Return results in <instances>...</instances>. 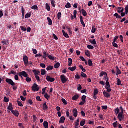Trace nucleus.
<instances>
[{"instance_id": "nucleus-31", "label": "nucleus", "mask_w": 128, "mask_h": 128, "mask_svg": "<svg viewBox=\"0 0 128 128\" xmlns=\"http://www.w3.org/2000/svg\"><path fill=\"white\" fill-rule=\"evenodd\" d=\"M69 70H70L71 72H74L76 70V66H75L72 68H68Z\"/></svg>"}, {"instance_id": "nucleus-61", "label": "nucleus", "mask_w": 128, "mask_h": 128, "mask_svg": "<svg viewBox=\"0 0 128 128\" xmlns=\"http://www.w3.org/2000/svg\"><path fill=\"white\" fill-rule=\"evenodd\" d=\"M46 88H44L42 89V94H46Z\"/></svg>"}, {"instance_id": "nucleus-37", "label": "nucleus", "mask_w": 128, "mask_h": 128, "mask_svg": "<svg viewBox=\"0 0 128 128\" xmlns=\"http://www.w3.org/2000/svg\"><path fill=\"white\" fill-rule=\"evenodd\" d=\"M46 70H41V74L42 76H46Z\"/></svg>"}, {"instance_id": "nucleus-26", "label": "nucleus", "mask_w": 128, "mask_h": 128, "mask_svg": "<svg viewBox=\"0 0 128 128\" xmlns=\"http://www.w3.org/2000/svg\"><path fill=\"white\" fill-rule=\"evenodd\" d=\"M89 42L92 44H94V46L96 44V39H94L93 40H89Z\"/></svg>"}, {"instance_id": "nucleus-21", "label": "nucleus", "mask_w": 128, "mask_h": 128, "mask_svg": "<svg viewBox=\"0 0 128 128\" xmlns=\"http://www.w3.org/2000/svg\"><path fill=\"white\" fill-rule=\"evenodd\" d=\"M82 12L84 16H88V13L86 12V10H84V9L82 10Z\"/></svg>"}, {"instance_id": "nucleus-14", "label": "nucleus", "mask_w": 128, "mask_h": 128, "mask_svg": "<svg viewBox=\"0 0 128 128\" xmlns=\"http://www.w3.org/2000/svg\"><path fill=\"white\" fill-rule=\"evenodd\" d=\"M104 95L105 98H110V94H108V92H104Z\"/></svg>"}, {"instance_id": "nucleus-47", "label": "nucleus", "mask_w": 128, "mask_h": 128, "mask_svg": "<svg viewBox=\"0 0 128 128\" xmlns=\"http://www.w3.org/2000/svg\"><path fill=\"white\" fill-rule=\"evenodd\" d=\"M81 76L82 78H84L88 77V76L86 75V74L84 73V72H81Z\"/></svg>"}, {"instance_id": "nucleus-34", "label": "nucleus", "mask_w": 128, "mask_h": 128, "mask_svg": "<svg viewBox=\"0 0 128 128\" xmlns=\"http://www.w3.org/2000/svg\"><path fill=\"white\" fill-rule=\"evenodd\" d=\"M96 26H93L92 27V34H96Z\"/></svg>"}, {"instance_id": "nucleus-9", "label": "nucleus", "mask_w": 128, "mask_h": 128, "mask_svg": "<svg viewBox=\"0 0 128 128\" xmlns=\"http://www.w3.org/2000/svg\"><path fill=\"white\" fill-rule=\"evenodd\" d=\"M12 112L14 116H16V118H18L20 116V112H18V111L12 110Z\"/></svg>"}, {"instance_id": "nucleus-7", "label": "nucleus", "mask_w": 128, "mask_h": 128, "mask_svg": "<svg viewBox=\"0 0 128 128\" xmlns=\"http://www.w3.org/2000/svg\"><path fill=\"white\" fill-rule=\"evenodd\" d=\"M118 118L120 122H122L124 118V114L122 113H119L118 116Z\"/></svg>"}, {"instance_id": "nucleus-1", "label": "nucleus", "mask_w": 128, "mask_h": 128, "mask_svg": "<svg viewBox=\"0 0 128 128\" xmlns=\"http://www.w3.org/2000/svg\"><path fill=\"white\" fill-rule=\"evenodd\" d=\"M6 82H7V84H10V86H16V83H14V82L12 79L7 78Z\"/></svg>"}, {"instance_id": "nucleus-33", "label": "nucleus", "mask_w": 128, "mask_h": 128, "mask_svg": "<svg viewBox=\"0 0 128 128\" xmlns=\"http://www.w3.org/2000/svg\"><path fill=\"white\" fill-rule=\"evenodd\" d=\"M65 8H72V4H70V3L68 2L66 5Z\"/></svg>"}, {"instance_id": "nucleus-30", "label": "nucleus", "mask_w": 128, "mask_h": 128, "mask_svg": "<svg viewBox=\"0 0 128 128\" xmlns=\"http://www.w3.org/2000/svg\"><path fill=\"white\" fill-rule=\"evenodd\" d=\"M46 10H47L48 12H50V4H46Z\"/></svg>"}, {"instance_id": "nucleus-52", "label": "nucleus", "mask_w": 128, "mask_h": 128, "mask_svg": "<svg viewBox=\"0 0 128 128\" xmlns=\"http://www.w3.org/2000/svg\"><path fill=\"white\" fill-rule=\"evenodd\" d=\"M62 100L63 102V104L65 105V106H66V104H68V102H66V100H65L64 98H62Z\"/></svg>"}, {"instance_id": "nucleus-43", "label": "nucleus", "mask_w": 128, "mask_h": 128, "mask_svg": "<svg viewBox=\"0 0 128 128\" xmlns=\"http://www.w3.org/2000/svg\"><path fill=\"white\" fill-rule=\"evenodd\" d=\"M85 54L86 56H88V58H90V51L88 50H87Z\"/></svg>"}, {"instance_id": "nucleus-62", "label": "nucleus", "mask_w": 128, "mask_h": 128, "mask_svg": "<svg viewBox=\"0 0 128 128\" xmlns=\"http://www.w3.org/2000/svg\"><path fill=\"white\" fill-rule=\"evenodd\" d=\"M4 102H10V100L8 98L6 97H4Z\"/></svg>"}, {"instance_id": "nucleus-42", "label": "nucleus", "mask_w": 128, "mask_h": 128, "mask_svg": "<svg viewBox=\"0 0 128 128\" xmlns=\"http://www.w3.org/2000/svg\"><path fill=\"white\" fill-rule=\"evenodd\" d=\"M32 8L34 10H38V6L36 5H34L32 7Z\"/></svg>"}, {"instance_id": "nucleus-19", "label": "nucleus", "mask_w": 128, "mask_h": 128, "mask_svg": "<svg viewBox=\"0 0 128 128\" xmlns=\"http://www.w3.org/2000/svg\"><path fill=\"white\" fill-rule=\"evenodd\" d=\"M80 96L78 95H75L72 98V100H78Z\"/></svg>"}, {"instance_id": "nucleus-17", "label": "nucleus", "mask_w": 128, "mask_h": 128, "mask_svg": "<svg viewBox=\"0 0 128 128\" xmlns=\"http://www.w3.org/2000/svg\"><path fill=\"white\" fill-rule=\"evenodd\" d=\"M68 66H71L72 65V58H69L68 59Z\"/></svg>"}, {"instance_id": "nucleus-50", "label": "nucleus", "mask_w": 128, "mask_h": 128, "mask_svg": "<svg viewBox=\"0 0 128 128\" xmlns=\"http://www.w3.org/2000/svg\"><path fill=\"white\" fill-rule=\"evenodd\" d=\"M82 90V85L78 84V92H80V90Z\"/></svg>"}, {"instance_id": "nucleus-49", "label": "nucleus", "mask_w": 128, "mask_h": 128, "mask_svg": "<svg viewBox=\"0 0 128 128\" xmlns=\"http://www.w3.org/2000/svg\"><path fill=\"white\" fill-rule=\"evenodd\" d=\"M48 58L49 59H50L51 60H54V57L52 56V55H48Z\"/></svg>"}, {"instance_id": "nucleus-3", "label": "nucleus", "mask_w": 128, "mask_h": 128, "mask_svg": "<svg viewBox=\"0 0 128 128\" xmlns=\"http://www.w3.org/2000/svg\"><path fill=\"white\" fill-rule=\"evenodd\" d=\"M60 80L62 82L63 84H66L68 80V78L64 74L60 76Z\"/></svg>"}, {"instance_id": "nucleus-6", "label": "nucleus", "mask_w": 128, "mask_h": 128, "mask_svg": "<svg viewBox=\"0 0 128 128\" xmlns=\"http://www.w3.org/2000/svg\"><path fill=\"white\" fill-rule=\"evenodd\" d=\"M32 89L34 92H38L40 90V88L36 84H34L32 86Z\"/></svg>"}, {"instance_id": "nucleus-40", "label": "nucleus", "mask_w": 128, "mask_h": 128, "mask_svg": "<svg viewBox=\"0 0 128 128\" xmlns=\"http://www.w3.org/2000/svg\"><path fill=\"white\" fill-rule=\"evenodd\" d=\"M2 44H8V40H4L2 41Z\"/></svg>"}, {"instance_id": "nucleus-45", "label": "nucleus", "mask_w": 128, "mask_h": 128, "mask_svg": "<svg viewBox=\"0 0 128 128\" xmlns=\"http://www.w3.org/2000/svg\"><path fill=\"white\" fill-rule=\"evenodd\" d=\"M85 124H86V120L81 121V122L80 123V126H84Z\"/></svg>"}, {"instance_id": "nucleus-16", "label": "nucleus", "mask_w": 128, "mask_h": 128, "mask_svg": "<svg viewBox=\"0 0 128 128\" xmlns=\"http://www.w3.org/2000/svg\"><path fill=\"white\" fill-rule=\"evenodd\" d=\"M66 120V118L64 116H62L60 120V124H64V121Z\"/></svg>"}, {"instance_id": "nucleus-64", "label": "nucleus", "mask_w": 128, "mask_h": 128, "mask_svg": "<svg viewBox=\"0 0 128 128\" xmlns=\"http://www.w3.org/2000/svg\"><path fill=\"white\" fill-rule=\"evenodd\" d=\"M125 10L126 12V14H128V5L126 7Z\"/></svg>"}, {"instance_id": "nucleus-46", "label": "nucleus", "mask_w": 128, "mask_h": 128, "mask_svg": "<svg viewBox=\"0 0 128 128\" xmlns=\"http://www.w3.org/2000/svg\"><path fill=\"white\" fill-rule=\"evenodd\" d=\"M112 44L114 48H118V45L116 43V42H112Z\"/></svg>"}, {"instance_id": "nucleus-10", "label": "nucleus", "mask_w": 128, "mask_h": 128, "mask_svg": "<svg viewBox=\"0 0 128 128\" xmlns=\"http://www.w3.org/2000/svg\"><path fill=\"white\" fill-rule=\"evenodd\" d=\"M78 109L74 108L73 110L74 116V118H78Z\"/></svg>"}, {"instance_id": "nucleus-59", "label": "nucleus", "mask_w": 128, "mask_h": 128, "mask_svg": "<svg viewBox=\"0 0 128 128\" xmlns=\"http://www.w3.org/2000/svg\"><path fill=\"white\" fill-rule=\"evenodd\" d=\"M17 102H18V106H21L22 108V106H24V105H22V104L20 101H17Z\"/></svg>"}, {"instance_id": "nucleus-58", "label": "nucleus", "mask_w": 128, "mask_h": 128, "mask_svg": "<svg viewBox=\"0 0 128 128\" xmlns=\"http://www.w3.org/2000/svg\"><path fill=\"white\" fill-rule=\"evenodd\" d=\"M20 28L22 30H23V32H26L27 30L26 28L24 26H21Z\"/></svg>"}, {"instance_id": "nucleus-35", "label": "nucleus", "mask_w": 128, "mask_h": 128, "mask_svg": "<svg viewBox=\"0 0 128 128\" xmlns=\"http://www.w3.org/2000/svg\"><path fill=\"white\" fill-rule=\"evenodd\" d=\"M44 126L45 128H48V122H44Z\"/></svg>"}, {"instance_id": "nucleus-60", "label": "nucleus", "mask_w": 128, "mask_h": 128, "mask_svg": "<svg viewBox=\"0 0 128 128\" xmlns=\"http://www.w3.org/2000/svg\"><path fill=\"white\" fill-rule=\"evenodd\" d=\"M28 103L30 104V106H32V104H34V102H32V100L30 99L29 100H28Z\"/></svg>"}, {"instance_id": "nucleus-23", "label": "nucleus", "mask_w": 128, "mask_h": 128, "mask_svg": "<svg viewBox=\"0 0 128 128\" xmlns=\"http://www.w3.org/2000/svg\"><path fill=\"white\" fill-rule=\"evenodd\" d=\"M48 105L46 104V102H45L44 104L43 105V109L44 110H48Z\"/></svg>"}, {"instance_id": "nucleus-12", "label": "nucleus", "mask_w": 128, "mask_h": 128, "mask_svg": "<svg viewBox=\"0 0 128 128\" xmlns=\"http://www.w3.org/2000/svg\"><path fill=\"white\" fill-rule=\"evenodd\" d=\"M80 20L82 26L86 28V24H84V17H82V16H80Z\"/></svg>"}, {"instance_id": "nucleus-8", "label": "nucleus", "mask_w": 128, "mask_h": 128, "mask_svg": "<svg viewBox=\"0 0 128 128\" xmlns=\"http://www.w3.org/2000/svg\"><path fill=\"white\" fill-rule=\"evenodd\" d=\"M46 80L48 82H54L56 80V79L54 78H50V76H46Z\"/></svg>"}, {"instance_id": "nucleus-48", "label": "nucleus", "mask_w": 128, "mask_h": 128, "mask_svg": "<svg viewBox=\"0 0 128 128\" xmlns=\"http://www.w3.org/2000/svg\"><path fill=\"white\" fill-rule=\"evenodd\" d=\"M118 38H120V36H116L114 39L112 40H113V42H116V40H118Z\"/></svg>"}, {"instance_id": "nucleus-53", "label": "nucleus", "mask_w": 128, "mask_h": 128, "mask_svg": "<svg viewBox=\"0 0 128 128\" xmlns=\"http://www.w3.org/2000/svg\"><path fill=\"white\" fill-rule=\"evenodd\" d=\"M36 80L38 81V82H40V76H36Z\"/></svg>"}, {"instance_id": "nucleus-51", "label": "nucleus", "mask_w": 128, "mask_h": 128, "mask_svg": "<svg viewBox=\"0 0 128 128\" xmlns=\"http://www.w3.org/2000/svg\"><path fill=\"white\" fill-rule=\"evenodd\" d=\"M97 94H98V89H94V95L97 96Z\"/></svg>"}, {"instance_id": "nucleus-44", "label": "nucleus", "mask_w": 128, "mask_h": 128, "mask_svg": "<svg viewBox=\"0 0 128 128\" xmlns=\"http://www.w3.org/2000/svg\"><path fill=\"white\" fill-rule=\"evenodd\" d=\"M44 98H46V100H50V96L48 94H44Z\"/></svg>"}, {"instance_id": "nucleus-24", "label": "nucleus", "mask_w": 128, "mask_h": 128, "mask_svg": "<svg viewBox=\"0 0 128 128\" xmlns=\"http://www.w3.org/2000/svg\"><path fill=\"white\" fill-rule=\"evenodd\" d=\"M54 70V66H49L46 68V70H48V72H49V70Z\"/></svg>"}, {"instance_id": "nucleus-39", "label": "nucleus", "mask_w": 128, "mask_h": 128, "mask_svg": "<svg viewBox=\"0 0 128 128\" xmlns=\"http://www.w3.org/2000/svg\"><path fill=\"white\" fill-rule=\"evenodd\" d=\"M88 66H93L94 64L92 63V61L90 59L88 60Z\"/></svg>"}, {"instance_id": "nucleus-27", "label": "nucleus", "mask_w": 128, "mask_h": 128, "mask_svg": "<svg viewBox=\"0 0 128 128\" xmlns=\"http://www.w3.org/2000/svg\"><path fill=\"white\" fill-rule=\"evenodd\" d=\"M120 108H117L114 110V112L116 116H118V114H120Z\"/></svg>"}, {"instance_id": "nucleus-20", "label": "nucleus", "mask_w": 128, "mask_h": 128, "mask_svg": "<svg viewBox=\"0 0 128 128\" xmlns=\"http://www.w3.org/2000/svg\"><path fill=\"white\" fill-rule=\"evenodd\" d=\"M8 110H10L11 112H12V110H14V108L12 107V104H10L8 108Z\"/></svg>"}, {"instance_id": "nucleus-32", "label": "nucleus", "mask_w": 128, "mask_h": 128, "mask_svg": "<svg viewBox=\"0 0 128 128\" xmlns=\"http://www.w3.org/2000/svg\"><path fill=\"white\" fill-rule=\"evenodd\" d=\"M117 80V86H122V80H120L118 78H116Z\"/></svg>"}, {"instance_id": "nucleus-41", "label": "nucleus", "mask_w": 128, "mask_h": 128, "mask_svg": "<svg viewBox=\"0 0 128 128\" xmlns=\"http://www.w3.org/2000/svg\"><path fill=\"white\" fill-rule=\"evenodd\" d=\"M60 66V62H58L54 64L55 68H58Z\"/></svg>"}, {"instance_id": "nucleus-18", "label": "nucleus", "mask_w": 128, "mask_h": 128, "mask_svg": "<svg viewBox=\"0 0 128 128\" xmlns=\"http://www.w3.org/2000/svg\"><path fill=\"white\" fill-rule=\"evenodd\" d=\"M108 76V74L104 72H101V73L100 74V77L102 78V76Z\"/></svg>"}, {"instance_id": "nucleus-22", "label": "nucleus", "mask_w": 128, "mask_h": 128, "mask_svg": "<svg viewBox=\"0 0 128 128\" xmlns=\"http://www.w3.org/2000/svg\"><path fill=\"white\" fill-rule=\"evenodd\" d=\"M44 56H42V58H44L45 60H46V56H48L50 55V54L46 53V52H44Z\"/></svg>"}, {"instance_id": "nucleus-38", "label": "nucleus", "mask_w": 128, "mask_h": 128, "mask_svg": "<svg viewBox=\"0 0 128 128\" xmlns=\"http://www.w3.org/2000/svg\"><path fill=\"white\" fill-rule=\"evenodd\" d=\"M51 4L53 8H56V1L54 0H51Z\"/></svg>"}, {"instance_id": "nucleus-5", "label": "nucleus", "mask_w": 128, "mask_h": 128, "mask_svg": "<svg viewBox=\"0 0 128 128\" xmlns=\"http://www.w3.org/2000/svg\"><path fill=\"white\" fill-rule=\"evenodd\" d=\"M19 76H24V78H26L28 77V73H26V72L24 71H22L19 73Z\"/></svg>"}, {"instance_id": "nucleus-56", "label": "nucleus", "mask_w": 128, "mask_h": 128, "mask_svg": "<svg viewBox=\"0 0 128 128\" xmlns=\"http://www.w3.org/2000/svg\"><path fill=\"white\" fill-rule=\"evenodd\" d=\"M88 50H94V47L91 45H88Z\"/></svg>"}, {"instance_id": "nucleus-13", "label": "nucleus", "mask_w": 128, "mask_h": 128, "mask_svg": "<svg viewBox=\"0 0 128 128\" xmlns=\"http://www.w3.org/2000/svg\"><path fill=\"white\" fill-rule=\"evenodd\" d=\"M116 76H120V74H122V72L120 71V70L118 68V66H116Z\"/></svg>"}, {"instance_id": "nucleus-57", "label": "nucleus", "mask_w": 128, "mask_h": 128, "mask_svg": "<svg viewBox=\"0 0 128 128\" xmlns=\"http://www.w3.org/2000/svg\"><path fill=\"white\" fill-rule=\"evenodd\" d=\"M26 78V82H32V78L30 77H27Z\"/></svg>"}, {"instance_id": "nucleus-36", "label": "nucleus", "mask_w": 128, "mask_h": 128, "mask_svg": "<svg viewBox=\"0 0 128 128\" xmlns=\"http://www.w3.org/2000/svg\"><path fill=\"white\" fill-rule=\"evenodd\" d=\"M114 16H116V18H120V20H122V16L120 14H118L116 13Z\"/></svg>"}, {"instance_id": "nucleus-54", "label": "nucleus", "mask_w": 128, "mask_h": 128, "mask_svg": "<svg viewBox=\"0 0 128 128\" xmlns=\"http://www.w3.org/2000/svg\"><path fill=\"white\" fill-rule=\"evenodd\" d=\"M74 18H76V14H78V11L76 10H74Z\"/></svg>"}, {"instance_id": "nucleus-4", "label": "nucleus", "mask_w": 128, "mask_h": 128, "mask_svg": "<svg viewBox=\"0 0 128 128\" xmlns=\"http://www.w3.org/2000/svg\"><path fill=\"white\" fill-rule=\"evenodd\" d=\"M23 60L24 62V66H28V58L26 56H24Z\"/></svg>"}, {"instance_id": "nucleus-2", "label": "nucleus", "mask_w": 128, "mask_h": 128, "mask_svg": "<svg viewBox=\"0 0 128 128\" xmlns=\"http://www.w3.org/2000/svg\"><path fill=\"white\" fill-rule=\"evenodd\" d=\"M82 102H80L79 104V106H84L86 102V96H83L82 97Z\"/></svg>"}, {"instance_id": "nucleus-11", "label": "nucleus", "mask_w": 128, "mask_h": 128, "mask_svg": "<svg viewBox=\"0 0 128 128\" xmlns=\"http://www.w3.org/2000/svg\"><path fill=\"white\" fill-rule=\"evenodd\" d=\"M124 12V8L122 7H118V14H122V12Z\"/></svg>"}, {"instance_id": "nucleus-15", "label": "nucleus", "mask_w": 128, "mask_h": 128, "mask_svg": "<svg viewBox=\"0 0 128 128\" xmlns=\"http://www.w3.org/2000/svg\"><path fill=\"white\" fill-rule=\"evenodd\" d=\"M62 32L64 36H65V38H70V36H68V33L66 32L64 30H62Z\"/></svg>"}, {"instance_id": "nucleus-55", "label": "nucleus", "mask_w": 128, "mask_h": 128, "mask_svg": "<svg viewBox=\"0 0 128 128\" xmlns=\"http://www.w3.org/2000/svg\"><path fill=\"white\" fill-rule=\"evenodd\" d=\"M62 18V13L58 12V18L60 20V18Z\"/></svg>"}, {"instance_id": "nucleus-63", "label": "nucleus", "mask_w": 128, "mask_h": 128, "mask_svg": "<svg viewBox=\"0 0 128 128\" xmlns=\"http://www.w3.org/2000/svg\"><path fill=\"white\" fill-rule=\"evenodd\" d=\"M113 126L114 128H116L118 126V122H116L113 123Z\"/></svg>"}, {"instance_id": "nucleus-29", "label": "nucleus", "mask_w": 128, "mask_h": 128, "mask_svg": "<svg viewBox=\"0 0 128 128\" xmlns=\"http://www.w3.org/2000/svg\"><path fill=\"white\" fill-rule=\"evenodd\" d=\"M32 16V13H28L25 16V18H30Z\"/></svg>"}, {"instance_id": "nucleus-28", "label": "nucleus", "mask_w": 128, "mask_h": 128, "mask_svg": "<svg viewBox=\"0 0 128 128\" xmlns=\"http://www.w3.org/2000/svg\"><path fill=\"white\" fill-rule=\"evenodd\" d=\"M48 20L49 22L48 25L52 26V19L50 17L48 18Z\"/></svg>"}, {"instance_id": "nucleus-25", "label": "nucleus", "mask_w": 128, "mask_h": 128, "mask_svg": "<svg viewBox=\"0 0 128 128\" xmlns=\"http://www.w3.org/2000/svg\"><path fill=\"white\" fill-rule=\"evenodd\" d=\"M32 72H34V75L36 76H38V74H40V72L37 71L36 70H33Z\"/></svg>"}]
</instances>
